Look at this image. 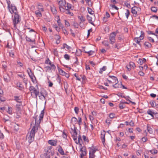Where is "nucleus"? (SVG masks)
<instances>
[{
    "instance_id": "f257e3e1",
    "label": "nucleus",
    "mask_w": 158,
    "mask_h": 158,
    "mask_svg": "<svg viewBox=\"0 0 158 158\" xmlns=\"http://www.w3.org/2000/svg\"><path fill=\"white\" fill-rule=\"evenodd\" d=\"M44 113V110H43L41 111V113L39 116V118L38 121H37V118H36L37 117H36L35 118V125L33 127L30 133L28 134L26 137L27 139H28V141L30 143L34 140L35 134L36 132L38 130V127L41 121L43 119Z\"/></svg>"
},
{
    "instance_id": "f03ea898",
    "label": "nucleus",
    "mask_w": 158,
    "mask_h": 158,
    "mask_svg": "<svg viewBox=\"0 0 158 158\" xmlns=\"http://www.w3.org/2000/svg\"><path fill=\"white\" fill-rule=\"evenodd\" d=\"M8 7L9 8V11L11 14L14 13L15 14L14 19L13 20V23L14 25V27H15L16 25L19 22V16L17 13V11L16 6L14 5H11L10 8V4L8 3Z\"/></svg>"
},
{
    "instance_id": "7ed1b4c3",
    "label": "nucleus",
    "mask_w": 158,
    "mask_h": 158,
    "mask_svg": "<svg viewBox=\"0 0 158 158\" xmlns=\"http://www.w3.org/2000/svg\"><path fill=\"white\" fill-rule=\"evenodd\" d=\"M29 90L31 93V96L37 98L38 95L39 94V90L36 89L34 86H31L29 88Z\"/></svg>"
},
{
    "instance_id": "20e7f679",
    "label": "nucleus",
    "mask_w": 158,
    "mask_h": 158,
    "mask_svg": "<svg viewBox=\"0 0 158 158\" xmlns=\"http://www.w3.org/2000/svg\"><path fill=\"white\" fill-rule=\"evenodd\" d=\"M97 151H98V149L96 146L92 145L91 147H89V158H94V153Z\"/></svg>"
},
{
    "instance_id": "39448f33",
    "label": "nucleus",
    "mask_w": 158,
    "mask_h": 158,
    "mask_svg": "<svg viewBox=\"0 0 158 158\" xmlns=\"http://www.w3.org/2000/svg\"><path fill=\"white\" fill-rule=\"evenodd\" d=\"M89 14L92 15L91 16H89V23L94 26L93 22L94 21L95 19V17L94 15V11H93L90 8H89Z\"/></svg>"
},
{
    "instance_id": "423d86ee",
    "label": "nucleus",
    "mask_w": 158,
    "mask_h": 158,
    "mask_svg": "<svg viewBox=\"0 0 158 158\" xmlns=\"http://www.w3.org/2000/svg\"><path fill=\"white\" fill-rule=\"evenodd\" d=\"M116 35V32H113L110 33L109 36V40L111 44H113L115 42V37Z\"/></svg>"
},
{
    "instance_id": "0eeeda50",
    "label": "nucleus",
    "mask_w": 158,
    "mask_h": 158,
    "mask_svg": "<svg viewBox=\"0 0 158 158\" xmlns=\"http://www.w3.org/2000/svg\"><path fill=\"white\" fill-rule=\"evenodd\" d=\"M140 8L138 7L135 6L131 8V12L136 17L137 16L139 10H140Z\"/></svg>"
},
{
    "instance_id": "6e6552de",
    "label": "nucleus",
    "mask_w": 158,
    "mask_h": 158,
    "mask_svg": "<svg viewBox=\"0 0 158 158\" xmlns=\"http://www.w3.org/2000/svg\"><path fill=\"white\" fill-rule=\"evenodd\" d=\"M77 130V128L75 127H74V129L71 128V133L72 136L74 140H76V139L77 136V133L76 131Z\"/></svg>"
},
{
    "instance_id": "1a4fd4ad",
    "label": "nucleus",
    "mask_w": 158,
    "mask_h": 158,
    "mask_svg": "<svg viewBox=\"0 0 158 158\" xmlns=\"http://www.w3.org/2000/svg\"><path fill=\"white\" fill-rule=\"evenodd\" d=\"M80 151L81 152L80 158H83V157L86 154V149L85 147H82L81 148Z\"/></svg>"
},
{
    "instance_id": "9d476101",
    "label": "nucleus",
    "mask_w": 158,
    "mask_h": 158,
    "mask_svg": "<svg viewBox=\"0 0 158 158\" xmlns=\"http://www.w3.org/2000/svg\"><path fill=\"white\" fill-rule=\"evenodd\" d=\"M106 133L105 131L104 130L101 132V138L102 139V142L103 144L104 145L105 144V135Z\"/></svg>"
},
{
    "instance_id": "9b49d317",
    "label": "nucleus",
    "mask_w": 158,
    "mask_h": 158,
    "mask_svg": "<svg viewBox=\"0 0 158 158\" xmlns=\"http://www.w3.org/2000/svg\"><path fill=\"white\" fill-rule=\"evenodd\" d=\"M129 66L130 67V68H128V67L127 65L126 66V68L127 69L128 71H130L131 70V68L135 67V63L131 61L129 63Z\"/></svg>"
},
{
    "instance_id": "f8f14e48",
    "label": "nucleus",
    "mask_w": 158,
    "mask_h": 158,
    "mask_svg": "<svg viewBox=\"0 0 158 158\" xmlns=\"http://www.w3.org/2000/svg\"><path fill=\"white\" fill-rule=\"evenodd\" d=\"M27 72L29 76V77L31 79L32 81L33 82H34V81L36 80V77L34 75L33 73H31V74H29L28 73V70H27Z\"/></svg>"
},
{
    "instance_id": "ddd939ff",
    "label": "nucleus",
    "mask_w": 158,
    "mask_h": 158,
    "mask_svg": "<svg viewBox=\"0 0 158 158\" xmlns=\"http://www.w3.org/2000/svg\"><path fill=\"white\" fill-rule=\"evenodd\" d=\"M57 2L60 6H64L66 4L65 0H57Z\"/></svg>"
},
{
    "instance_id": "4468645a",
    "label": "nucleus",
    "mask_w": 158,
    "mask_h": 158,
    "mask_svg": "<svg viewBox=\"0 0 158 158\" xmlns=\"http://www.w3.org/2000/svg\"><path fill=\"white\" fill-rule=\"evenodd\" d=\"M57 142L56 140H50L48 141V143L52 146H56L57 145Z\"/></svg>"
},
{
    "instance_id": "2eb2a0df",
    "label": "nucleus",
    "mask_w": 158,
    "mask_h": 158,
    "mask_svg": "<svg viewBox=\"0 0 158 158\" xmlns=\"http://www.w3.org/2000/svg\"><path fill=\"white\" fill-rule=\"evenodd\" d=\"M22 105V104H18L16 105V110L17 114L20 113L21 111V108L20 106Z\"/></svg>"
},
{
    "instance_id": "dca6fc26",
    "label": "nucleus",
    "mask_w": 158,
    "mask_h": 158,
    "mask_svg": "<svg viewBox=\"0 0 158 158\" xmlns=\"http://www.w3.org/2000/svg\"><path fill=\"white\" fill-rule=\"evenodd\" d=\"M58 151L62 155H65L64 151L62 147L59 145L58 146Z\"/></svg>"
},
{
    "instance_id": "f3484780",
    "label": "nucleus",
    "mask_w": 158,
    "mask_h": 158,
    "mask_svg": "<svg viewBox=\"0 0 158 158\" xmlns=\"http://www.w3.org/2000/svg\"><path fill=\"white\" fill-rule=\"evenodd\" d=\"M45 150L46 152V156H53L54 154V153L52 151L48 150L46 148L45 149Z\"/></svg>"
},
{
    "instance_id": "a211bd4d",
    "label": "nucleus",
    "mask_w": 158,
    "mask_h": 158,
    "mask_svg": "<svg viewBox=\"0 0 158 158\" xmlns=\"http://www.w3.org/2000/svg\"><path fill=\"white\" fill-rule=\"evenodd\" d=\"M49 65H50L49 66L51 69V72L55 71L56 69V67L54 64L52 62L50 64H49Z\"/></svg>"
},
{
    "instance_id": "6ab92c4d",
    "label": "nucleus",
    "mask_w": 158,
    "mask_h": 158,
    "mask_svg": "<svg viewBox=\"0 0 158 158\" xmlns=\"http://www.w3.org/2000/svg\"><path fill=\"white\" fill-rule=\"evenodd\" d=\"M51 10L53 14H56L57 13V11L56 9V7L53 5L50 6Z\"/></svg>"
},
{
    "instance_id": "aec40b11",
    "label": "nucleus",
    "mask_w": 158,
    "mask_h": 158,
    "mask_svg": "<svg viewBox=\"0 0 158 158\" xmlns=\"http://www.w3.org/2000/svg\"><path fill=\"white\" fill-rule=\"evenodd\" d=\"M26 39L27 41H28L29 42H32L34 44H35V39H34L33 40H31L30 38L29 37H27V36H26Z\"/></svg>"
},
{
    "instance_id": "412c9836",
    "label": "nucleus",
    "mask_w": 158,
    "mask_h": 158,
    "mask_svg": "<svg viewBox=\"0 0 158 158\" xmlns=\"http://www.w3.org/2000/svg\"><path fill=\"white\" fill-rule=\"evenodd\" d=\"M74 76L76 77V79L80 81H81V75H79L78 74L75 73L74 74Z\"/></svg>"
},
{
    "instance_id": "4be33fe9",
    "label": "nucleus",
    "mask_w": 158,
    "mask_h": 158,
    "mask_svg": "<svg viewBox=\"0 0 158 158\" xmlns=\"http://www.w3.org/2000/svg\"><path fill=\"white\" fill-rule=\"evenodd\" d=\"M77 136L76 139V140H74L75 141V142L77 144L79 143L81 145V144L80 143L81 141H82V139L81 138V136L80 135L78 137V140H77Z\"/></svg>"
},
{
    "instance_id": "5701e85b",
    "label": "nucleus",
    "mask_w": 158,
    "mask_h": 158,
    "mask_svg": "<svg viewBox=\"0 0 158 158\" xmlns=\"http://www.w3.org/2000/svg\"><path fill=\"white\" fill-rule=\"evenodd\" d=\"M14 100L17 102H18L19 104H22V102L21 101L19 97L15 96L14 97Z\"/></svg>"
},
{
    "instance_id": "b1692460",
    "label": "nucleus",
    "mask_w": 158,
    "mask_h": 158,
    "mask_svg": "<svg viewBox=\"0 0 158 158\" xmlns=\"http://www.w3.org/2000/svg\"><path fill=\"white\" fill-rule=\"evenodd\" d=\"M139 38V37H136L135 38V41L138 44H139L140 46H141V44H140V41L142 40Z\"/></svg>"
},
{
    "instance_id": "393cba45",
    "label": "nucleus",
    "mask_w": 158,
    "mask_h": 158,
    "mask_svg": "<svg viewBox=\"0 0 158 158\" xmlns=\"http://www.w3.org/2000/svg\"><path fill=\"white\" fill-rule=\"evenodd\" d=\"M58 69L60 74L63 76H64L65 74V72L60 69L59 67H58Z\"/></svg>"
},
{
    "instance_id": "a878e982",
    "label": "nucleus",
    "mask_w": 158,
    "mask_h": 158,
    "mask_svg": "<svg viewBox=\"0 0 158 158\" xmlns=\"http://www.w3.org/2000/svg\"><path fill=\"white\" fill-rule=\"evenodd\" d=\"M17 86L19 88V89L20 90H22L23 88V85L20 82L17 83Z\"/></svg>"
},
{
    "instance_id": "bb28decb",
    "label": "nucleus",
    "mask_w": 158,
    "mask_h": 158,
    "mask_svg": "<svg viewBox=\"0 0 158 158\" xmlns=\"http://www.w3.org/2000/svg\"><path fill=\"white\" fill-rule=\"evenodd\" d=\"M147 113L148 114L151 115L153 118H154L153 114H154V112H153L151 110H150L148 109V110L147 111Z\"/></svg>"
},
{
    "instance_id": "cd10ccee",
    "label": "nucleus",
    "mask_w": 158,
    "mask_h": 158,
    "mask_svg": "<svg viewBox=\"0 0 158 158\" xmlns=\"http://www.w3.org/2000/svg\"><path fill=\"white\" fill-rule=\"evenodd\" d=\"M35 13L36 15L38 17H40L42 16L41 13L39 11H35Z\"/></svg>"
},
{
    "instance_id": "c85d7f7f",
    "label": "nucleus",
    "mask_w": 158,
    "mask_h": 158,
    "mask_svg": "<svg viewBox=\"0 0 158 158\" xmlns=\"http://www.w3.org/2000/svg\"><path fill=\"white\" fill-rule=\"evenodd\" d=\"M75 59H76V61L74 62V64H73V66L74 67H77V65H79V62H78V59L77 57H75Z\"/></svg>"
},
{
    "instance_id": "c756f323",
    "label": "nucleus",
    "mask_w": 158,
    "mask_h": 158,
    "mask_svg": "<svg viewBox=\"0 0 158 158\" xmlns=\"http://www.w3.org/2000/svg\"><path fill=\"white\" fill-rule=\"evenodd\" d=\"M3 63H4L2 64V68L4 70V71L6 72L7 70V67L6 64V63H4V62H3Z\"/></svg>"
},
{
    "instance_id": "7c9ffc66",
    "label": "nucleus",
    "mask_w": 158,
    "mask_h": 158,
    "mask_svg": "<svg viewBox=\"0 0 158 158\" xmlns=\"http://www.w3.org/2000/svg\"><path fill=\"white\" fill-rule=\"evenodd\" d=\"M40 96H42V98H43L44 99H46V97L47 96V94L46 93H44L43 92H40Z\"/></svg>"
},
{
    "instance_id": "2f4dec72",
    "label": "nucleus",
    "mask_w": 158,
    "mask_h": 158,
    "mask_svg": "<svg viewBox=\"0 0 158 158\" xmlns=\"http://www.w3.org/2000/svg\"><path fill=\"white\" fill-rule=\"evenodd\" d=\"M144 45L146 47H147V48H149L152 46L151 44L148 42H145L144 43Z\"/></svg>"
},
{
    "instance_id": "473e14b6",
    "label": "nucleus",
    "mask_w": 158,
    "mask_h": 158,
    "mask_svg": "<svg viewBox=\"0 0 158 158\" xmlns=\"http://www.w3.org/2000/svg\"><path fill=\"white\" fill-rule=\"evenodd\" d=\"M64 6L66 9H71V5L68 3H67V5H65Z\"/></svg>"
},
{
    "instance_id": "72a5a7b5",
    "label": "nucleus",
    "mask_w": 158,
    "mask_h": 158,
    "mask_svg": "<svg viewBox=\"0 0 158 158\" xmlns=\"http://www.w3.org/2000/svg\"><path fill=\"white\" fill-rule=\"evenodd\" d=\"M147 129L148 131L149 132V133H152L153 132L152 129L150 127H149L148 125L147 126Z\"/></svg>"
},
{
    "instance_id": "f704fd0d",
    "label": "nucleus",
    "mask_w": 158,
    "mask_h": 158,
    "mask_svg": "<svg viewBox=\"0 0 158 158\" xmlns=\"http://www.w3.org/2000/svg\"><path fill=\"white\" fill-rule=\"evenodd\" d=\"M65 48H66L67 50H69L71 48V47L67 45L66 44H64L62 48L64 49Z\"/></svg>"
},
{
    "instance_id": "c9c22d12",
    "label": "nucleus",
    "mask_w": 158,
    "mask_h": 158,
    "mask_svg": "<svg viewBox=\"0 0 158 158\" xmlns=\"http://www.w3.org/2000/svg\"><path fill=\"white\" fill-rule=\"evenodd\" d=\"M57 22L58 23V26L60 27H61L62 25V24L60 22V19L59 16H57Z\"/></svg>"
},
{
    "instance_id": "e433bc0d",
    "label": "nucleus",
    "mask_w": 158,
    "mask_h": 158,
    "mask_svg": "<svg viewBox=\"0 0 158 158\" xmlns=\"http://www.w3.org/2000/svg\"><path fill=\"white\" fill-rule=\"evenodd\" d=\"M65 13L67 14H69L71 16H73V13L70 12L69 9H66V11L65 12Z\"/></svg>"
},
{
    "instance_id": "4c0bfd02",
    "label": "nucleus",
    "mask_w": 158,
    "mask_h": 158,
    "mask_svg": "<svg viewBox=\"0 0 158 158\" xmlns=\"http://www.w3.org/2000/svg\"><path fill=\"white\" fill-rule=\"evenodd\" d=\"M64 6H59L60 10L61 12H65L66 11V9H65L63 7Z\"/></svg>"
},
{
    "instance_id": "58836bf2",
    "label": "nucleus",
    "mask_w": 158,
    "mask_h": 158,
    "mask_svg": "<svg viewBox=\"0 0 158 158\" xmlns=\"http://www.w3.org/2000/svg\"><path fill=\"white\" fill-rule=\"evenodd\" d=\"M71 121L72 123H76L77 122V119L75 117H73L71 119Z\"/></svg>"
},
{
    "instance_id": "ea45409f",
    "label": "nucleus",
    "mask_w": 158,
    "mask_h": 158,
    "mask_svg": "<svg viewBox=\"0 0 158 158\" xmlns=\"http://www.w3.org/2000/svg\"><path fill=\"white\" fill-rule=\"evenodd\" d=\"M106 69V66H103L102 68L100 69L99 72L100 73H102L103 71H105Z\"/></svg>"
},
{
    "instance_id": "a19ab883",
    "label": "nucleus",
    "mask_w": 158,
    "mask_h": 158,
    "mask_svg": "<svg viewBox=\"0 0 158 158\" xmlns=\"http://www.w3.org/2000/svg\"><path fill=\"white\" fill-rule=\"evenodd\" d=\"M109 77L112 79L114 81L115 83L116 82V81H118L116 77L113 76H109Z\"/></svg>"
},
{
    "instance_id": "79ce46f5",
    "label": "nucleus",
    "mask_w": 158,
    "mask_h": 158,
    "mask_svg": "<svg viewBox=\"0 0 158 158\" xmlns=\"http://www.w3.org/2000/svg\"><path fill=\"white\" fill-rule=\"evenodd\" d=\"M81 79L82 80V82L84 83L85 82V80H86V77L84 75H81Z\"/></svg>"
},
{
    "instance_id": "37998d69",
    "label": "nucleus",
    "mask_w": 158,
    "mask_h": 158,
    "mask_svg": "<svg viewBox=\"0 0 158 158\" xmlns=\"http://www.w3.org/2000/svg\"><path fill=\"white\" fill-rule=\"evenodd\" d=\"M130 14V12L129 10L128 9L126 10V12L125 13V15L127 19H128V17Z\"/></svg>"
},
{
    "instance_id": "c03bdc74",
    "label": "nucleus",
    "mask_w": 158,
    "mask_h": 158,
    "mask_svg": "<svg viewBox=\"0 0 158 158\" xmlns=\"http://www.w3.org/2000/svg\"><path fill=\"white\" fill-rule=\"evenodd\" d=\"M150 152L152 154H156L157 153V151L156 149L151 150Z\"/></svg>"
},
{
    "instance_id": "a18cd8bd",
    "label": "nucleus",
    "mask_w": 158,
    "mask_h": 158,
    "mask_svg": "<svg viewBox=\"0 0 158 158\" xmlns=\"http://www.w3.org/2000/svg\"><path fill=\"white\" fill-rule=\"evenodd\" d=\"M151 10L154 12H156L157 10V9L156 7H152L151 8Z\"/></svg>"
},
{
    "instance_id": "49530a36",
    "label": "nucleus",
    "mask_w": 158,
    "mask_h": 158,
    "mask_svg": "<svg viewBox=\"0 0 158 158\" xmlns=\"http://www.w3.org/2000/svg\"><path fill=\"white\" fill-rule=\"evenodd\" d=\"M82 139L85 142H87V143L88 142V138L86 137L84 135H83Z\"/></svg>"
},
{
    "instance_id": "de8ad7c7",
    "label": "nucleus",
    "mask_w": 158,
    "mask_h": 158,
    "mask_svg": "<svg viewBox=\"0 0 158 158\" xmlns=\"http://www.w3.org/2000/svg\"><path fill=\"white\" fill-rule=\"evenodd\" d=\"M78 18L81 22H84L85 20V18H84L82 16H78Z\"/></svg>"
},
{
    "instance_id": "09e8293b",
    "label": "nucleus",
    "mask_w": 158,
    "mask_h": 158,
    "mask_svg": "<svg viewBox=\"0 0 158 158\" xmlns=\"http://www.w3.org/2000/svg\"><path fill=\"white\" fill-rule=\"evenodd\" d=\"M81 52L80 50H77L75 54L76 56H79L81 55Z\"/></svg>"
},
{
    "instance_id": "8fccbe9b",
    "label": "nucleus",
    "mask_w": 158,
    "mask_h": 158,
    "mask_svg": "<svg viewBox=\"0 0 158 158\" xmlns=\"http://www.w3.org/2000/svg\"><path fill=\"white\" fill-rule=\"evenodd\" d=\"M64 57L65 59L67 60H69L70 59V56L67 54H65L64 55Z\"/></svg>"
},
{
    "instance_id": "3c124183",
    "label": "nucleus",
    "mask_w": 158,
    "mask_h": 158,
    "mask_svg": "<svg viewBox=\"0 0 158 158\" xmlns=\"http://www.w3.org/2000/svg\"><path fill=\"white\" fill-rule=\"evenodd\" d=\"M53 27L55 28L56 30L58 32L60 30V29L59 28L56 24H54L53 26Z\"/></svg>"
},
{
    "instance_id": "603ef678",
    "label": "nucleus",
    "mask_w": 158,
    "mask_h": 158,
    "mask_svg": "<svg viewBox=\"0 0 158 158\" xmlns=\"http://www.w3.org/2000/svg\"><path fill=\"white\" fill-rule=\"evenodd\" d=\"M53 52L55 56H57L58 55V51H57V49H54L53 50Z\"/></svg>"
},
{
    "instance_id": "864d4df0",
    "label": "nucleus",
    "mask_w": 158,
    "mask_h": 158,
    "mask_svg": "<svg viewBox=\"0 0 158 158\" xmlns=\"http://www.w3.org/2000/svg\"><path fill=\"white\" fill-rule=\"evenodd\" d=\"M45 69H46V71L47 72L49 71H51V69H50V68L49 67V66H47L46 67H45Z\"/></svg>"
},
{
    "instance_id": "5fc2aeb1",
    "label": "nucleus",
    "mask_w": 158,
    "mask_h": 158,
    "mask_svg": "<svg viewBox=\"0 0 158 158\" xmlns=\"http://www.w3.org/2000/svg\"><path fill=\"white\" fill-rule=\"evenodd\" d=\"M102 44L106 46H108L109 45L108 42L106 41H104L102 42Z\"/></svg>"
},
{
    "instance_id": "6e6d98bb",
    "label": "nucleus",
    "mask_w": 158,
    "mask_h": 158,
    "mask_svg": "<svg viewBox=\"0 0 158 158\" xmlns=\"http://www.w3.org/2000/svg\"><path fill=\"white\" fill-rule=\"evenodd\" d=\"M93 25V27L89 29V33L90 32H93V29L94 30H96L95 25L94 24V26L93 25Z\"/></svg>"
},
{
    "instance_id": "4d7b16f0",
    "label": "nucleus",
    "mask_w": 158,
    "mask_h": 158,
    "mask_svg": "<svg viewBox=\"0 0 158 158\" xmlns=\"http://www.w3.org/2000/svg\"><path fill=\"white\" fill-rule=\"evenodd\" d=\"M115 114L114 113H110L109 115V117L110 118H113L115 117Z\"/></svg>"
},
{
    "instance_id": "13d9d810",
    "label": "nucleus",
    "mask_w": 158,
    "mask_h": 158,
    "mask_svg": "<svg viewBox=\"0 0 158 158\" xmlns=\"http://www.w3.org/2000/svg\"><path fill=\"white\" fill-rule=\"evenodd\" d=\"M63 32L65 35H68V32H67V30L64 28V27H62Z\"/></svg>"
},
{
    "instance_id": "bf43d9fd",
    "label": "nucleus",
    "mask_w": 158,
    "mask_h": 158,
    "mask_svg": "<svg viewBox=\"0 0 158 158\" xmlns=\"http://www.w3.org/2000/svg\"><path fill=\"white\" fill-rule=\"evenodd\" d=\"M11 109V107H8L7 112L10 114H12Z\"/></svg>"
},
{
    "instance_id": "052dcab7",
    "label": "nucleus",
    "mask_w": 158,
    "mask_h": 158,
    "mask_svg": "<svg viewBox=\"0 0 158 158\" xmlns=\"http://www.w3.org/2000/svg\"><path fill=\"white\" fill-rule=\"evenodd\" d=\"M51 62H52L48 58L45 61V63L46 64H50Z\"/></svg>"
},
{
    "instance_id": "680f3d73",
    "label": "nucleus",
    "mask_w": 158,
    "mask_h": 158,
    "mask_svg": "<svg viewBox=\"0 0 158 158\" xmlns=\"http://www.w3.org/2000/svg\"><path fill=\"white\" fill-rule=\"evenodd\" d=\"M148 39L149 41L150 42L154 43V40L150 37H148Z\"/></svg>"
},
{
    "instance_id": "e2e57ef3",
    "label": "nucleus",
    "mask_w": 158,
    "mask_h": 158,
    "mask_svg": "<svg viewBox=\"0 0 158 158\" xmlns=\"http://www.w3.org/2000/svg\"><path fill=\"white\" fill-rule=\"evenodd\" d=\"M73 26L75 28H77L78 27L79 25H78V24L77 23L75 22H73Z\"/></svg>"
},
{
    "instance_id": "0e129e2a",
    "label": "nucleus",
    "mask_w": 158,
    "mask_h": 158,
    "mask_svg": "<svg viewBox=\"0 0 158 158\" xmlns=\"http://www.w3.org/2000/svg\"><path fill=\"white\" fill-rule=\"evenodd\" d=\"M95 55V52L94 51H89V56L91 55Z\"/></svg>"
},
{
    "instance_id": "69168bd1",
    "label": "nucleus",
    "mask_w": 158,
    "mask_h": 158,
    "mask_svg": "<svg viewBox=\"0 0 158 158\" xmlns=\"http://www.w3.org/2000/svg\"><path fill=\"white\" fill-rule=\"evenodd\" d=\"M108 18H107L106 16L102 18V20L103 21V23H105L107 21Z\"/></svg>"
},
{
    "instance_id": "338daca9",
    "label": "nucleus",
    "mask_w": 158,
    "mask_h": 158,
    "mask_svg": "<svg viewBox=\"0 0 158 158\" xmlns=\"http://www.w3.org/2000/svg\"><path fill=\"white\" fill-rule=\"evenodd\" d=\"M74 111L76 114H78L79 111V108L78 107H75L74 108Z\"/></svg>"
},
{
    "instance_id": "774afa93",
    "label": "nucleus",
    "mask_w": 158,
    "mask_h": 158,
    "mask_svg": "<svg viewBox=\"0 0 158 158\" xmlns=\"http://www.w3.org/2000/svg\"><path fill=\"white\" fill-rule=\"evenodd\" d=\"M111 120L109 118H107L106 120V123L109 125L110 124Z\"/></svg>"
}]
</instances>
